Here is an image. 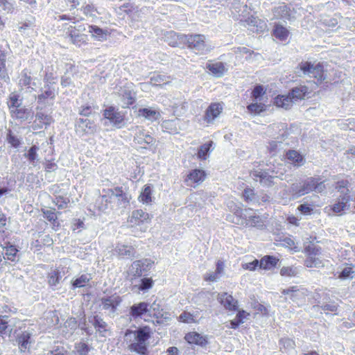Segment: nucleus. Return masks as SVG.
Returning a JSON list of instances; mask_svg holds the SVG:
<instances>
[{"label": "nucleus", "mask_w": 355, "mask_h": 355, "mask_svg": "<svg viewBox=\"0 0 355 355\" xmlns=\"http://www.w3.org/2000/svg\"><path fill=\"white\" fill-rule=\"evenodd\" d=\"M207 69L215 76H222L226 71L225 64L221 62L208 63Z\"/></svg>", "instance_id": "obj_36"}, {"label": "nucleus", "mask_w": 355, "mask_h": 355, "mask_svg": "<svg viewBox=\"0 0 355 355\" xmlns=\"http://www.w3.org/2000/svg\"><path fill=\"white\" fill-rule=\"evenodd\" d=\"M153 263V261L147 259L134 261L125 272V280L130 285L132 284L138 278L141 277L143 274L147 272Z\"/></svg>", "instance_id": "obj_5"}, {"label": "nucleus", "mask_w": 355, "mask_h": 355, "mask_svg": "<svg viewBox=\"0 0 355 355\" xmlns=\"http://www.w3.org/2000/svg\"><path fill=\"white\" fill-rule=\"evenodd\" d=\"M103 117L117 128H121L125 124V115L114 106H109L103 110Z\"/></svg>", "instance_id": "obj_10"}, {"label": "nucleus", "mask_w": 355, "mask_h": 355, "mask_svg": "<svg viewBox=\"0 0 355 355\" xmlns=\"http://www.w3.org/2000/svg\"><path fill=\"white\" fill-rule=\"evenodd\" d=\"M3 249L5 251L6 258L9 261H15L19 251L16 246L8 242L6 246L3 247Z\"/></svg>", "instance_id": "obj_42"}, {"label": "nucleus", "mask_w": 355, "mask_h": 355, "mask_svg": "<svg viewBox=\"0 0 355 355\" xmlns=\"http://www.w3.org/2000/svg\"><path fill=\"white\" fill-rule=\"evenodd\" d=\"M279 273L282 277H295L297 271L295 268L292 266H284L280 269Z\"/></svg>", "instance_id": "obj_57"}, {"label": "nucleus", "mask_w": 355, "mask_h": 355, "mask_svg": "<svg viewBox=\"0 0 355 355\" xmlns=\"http://www.w3.org/2000/svg\"><path fill=\"white\" fill-rule=\"evenodd\" d=\"M85 31L86 26L83 24L70 25L67 28V35L73 44L80 47L89 42V36Z\"/></svg>", "instance_id": "obj_6"}, {"label": "nucleus", "mask_w": 355, "mask_h": 355, "mask_svg": "<svg viewBox=\"0 0 355 355\" xmlns=\"http://www.w3.org/2000/svg\"><path fill=\"white\" fill-rule=\"evenodd\" d=\"M89 32L92 37L101 42L107 40V37L111 35V33L107 30H104L96 25H89Z\"/></svg>", "instance_id": "obj_30"}, {"label": "nucleus", "mask_w": 355, "mask_h": 355, "mask_svg": "<svg viewBox=\"0 0 355 355\" xmlns=\"http://www.w3.org/2000/svg\"><path fill=\"white\" fill-rule=\"evenodd\" d=\"M152 334V329L148 325L140 327L134 331L127 329L124 337L127 343H129L128 349L131 352H135L139 355H148V341Z\"/></svg>", "instance_id": "obj_1"}, {"label": "nucleus", "mask_w": 355, "mask_h": 355, "mask_svg": "<svg viewBox=\"0 0 355 355\" xmlns=\"http://www.w3.org/2000/svg\"><path fill=\"white\" fill-rule=\"evenodd\" d=\"M0 78L1 79L9 78L6 67V55L4 53H0Z\"/></svg>", "instance_id": "obj_50"}, {"label": "nucleus", "mask_w": 355, "mask_h": 355, "mask_svg": "<svg viewBox=\"0 0 355 355\" xmlns=\"http://www.w3.org/2000/svg\"><path fill=\"white\" fill-rule=\"evenodd\" d=\"M53 118L51 115L43 112H37L35 116V120L33 121L32 128L34 130H39L44 127L49 126L53 122Z\"/></svg>", "instance_id": "obj_16"}, {"label": "nucleus", "mask_w": 355, "mask_h": 355, "mask_svg": "<svg viewBox=\"0 0 355 355\" xmlns=\"http://www.w3.org/2000/svg\"><path fill=\"white\" fill-rule=\"evenodd\" d=\"M168 79L169 77L161 74H157L150 78V83L156 86H162L169 82Z\"/></svg>", "instance_id": "obj_52"}, {"label": "nucleus", "mask_w": 355, "mask_h": 355, "mask_svg": "<svg viewBox=\"0 0 355 355\" xmlns=\"http://www.w3.org/2000/svg\"><path fill=\"white\" fill-rule=\"evenodd\" d=\"M272 35L279 41L286 42L290 35V31L283 25L275 24L272 30Z\"/></svg>", "instance_id": "obj_29"}, {"label": "nucleus", "mask_w": 355, "mask_h": 355, "mask_svg": "<svg viewBox=\"0 0 355 355\" xmlns=\"http://www.w3.org/2000/svg\"><path fill=\"white\" fill-rule=\"evenodd\" d=\"M350 197L348 195L343 196L331 207V210L336 214H341L347 207V204L349 202Z\"/></svg>", "instance_id": "obj_40"}, {"label": "nucleus", "mask_w": 355, "mask_h": 355, "mask_svg": "<svg viewBox=\"0 0 355 355\" xmlns=\"http://www.w3.org/2000/svg\"><path fill=\"white\" fill-rule=\"evenodd\" d=\"M309 93V88L306 85L293 87L288 92L293 103L304 99Z\"/></svg>", "instance_id": "obj_24"}, {"label": "nucleus", "mask_w": 355, "mask_h": 355, "mask_svg": "<svg viewBox=\"0 0 355 355\" xmlns=\"http://www.w3.org/2000/svg\"><path fill=\"white\" fill-rule=\"evenodd\" d=\"M151 316L155 320V322L159 324H165L171 319V314L161 309L159 305L157 307H153Z\"/></svg>", "instance_id": "obj_28"}, {"label": "nucleus", "mask_w": 355, "mask_h": 355, "mask_svg": "<svg viewBox=\"0 0 355 355\" xmlns=\"http://www.w3.org/2000/svg\"><path fill=\"white\" fill-rule=\"evenodd\" d=\"M255 196H256V193H255L254 189L250 188V187H246L244 189L243 194H242V197H243V200L247 202L252 201L255 198Z\"/></svg>", "instance_id": "obj_55"}, {"label": "nucleus", "mask_w": 355, "mask_h": 355, "mask_svg": "<svg viewBox=\"0 0 355 355\" xmlns=\"http://www.w3.org/2000/svg\"><path fill=\"white\" fill-rule=\"evenodd\" d=\"M40 239L31 243V248L35 251H40L44 247H49L53 244V240L49 234L40 235Z\"/></svg>", "instance_id": "obj_25"}, {"label": "nucleus", "mask_w": 355, "mask_h": 355, "mask_svg": "<svg viewBox=\"0 0 355 355\" xmlns=\"http://www.w3.org/2000/svg\"><path fill=\"white\" fill-rule=\"evenodd\" d=\"M184 339L189 344H194L200 346H205L208 343L205 336L196 331H190L186 334Z\"/></svg>", "instance_id": "obj_26"}, {"label": "nucleus", "mask_w": 355, "mask_h": 355, "mask_svg": "<svg viewBox=\"0 0 355 355\" xmlns=\"http://www.w3.org/2000/svg\"><path fill=\"white\" fill-rule=\"evenodd\" d=\"M154 286V280L152 277H143L139 280V284L130 285L132 291L137 292H146L151 289Z\"/></svg>", "instance_id": "obj_27"}, {"label": "nucleus", "mask_w": 355, "mask_h": 355, "mask_svg": "<svg viewBox=\"0 0 355 355\" xmlns=\"http://www.w3.org/2000/svg\"><path fill=\"white\" fill-rule=\"evenodd\" d=\"M324 67V62H322L314 64L309 61H302L299 63L297 69L303 75L313 78L316 84L320 85L327 78Z\"/></svg>", "instance_id": "obj_4"}, {"label": "nucleus", "mask_w": 355, "mask_h": 355, "mask_svg": "<svg viewBox=\"0 0 355 355\" xmlns=\"http://www.w3.org/2000/svg\"><path fill=\"white\" fill-rule=\"evenodd\" d=\"M6 103L10 111L15 107L21 106L22 104V99L20 98V96L18 94L12 92L9 94Z\"/></svg>", "instance_id": "obj_41"}, {"label": "nucleus", "mask_w": 355, "mask_h": 355, "mask_svg": "<svg viewBox=\"0 0 355 355\" xmlns=\"http://www.w3.org/2000/svg\"><path fill=\"white\" fill-rule=\"evenodd\" d=\"M257 268H259V260L258 259L242 264V268L245 270L254 271Z\"/></svg>", "instance_id": "obj_63"}, {"label": "nucleus", "mask_w": 355, "mask_h": 355, "mask_svg": "<svg viewBox=\"0 0 355 355\" xmlns=\"http://www.w3.org/2000/svg\"><path fill=\"white\" fill-rule=\"evenodd\" d=\"M91 347L85 343L80 342L75 345L76 355H88Z\"/></svg>", "instance_id": "obj_47"}, {"label": "nucleus", "mask_w": 355, "mask_h": 355, "mask_svg": "<svg viewBox=\"0 0 355 355\" xmlns=\"http://www.w3.org/2000/svg\"><path fill=\"white\" fill-rule=\"evenodd\" d=\"M107 191L117 198L121 203L128 204L130 202V198L123 191L122 187H116L114 189H107Z\"/></svg>", "instance_id": "obj_34"}, {"label": "nucleus", "mask_w": 355, "mask_h": 355, "mask_svg": "<svg viewBox=\"0 0 355 355\" xmlns=\"http://www.w3.org/2000/svg\"><path fill=\"white\" fill-rule=\"evenodd\" d=\"M38 150V147L35 145L31 146L28 150V153L25 154V157L30 162H34L37 159V151Z\"/></svg>", "instance_id": "obj_61"}, {"label": "nucleus", "mask_w": 355, "mask_h": 355, "mask_svg": "<svg viewBox=\"0 0 355 355\" xmlns=\"http://www.w3.org/2000/svg\"><path fill=\"white\" fill-rule=\"evenodd\" d=\"M285 158L295 167L302 166L305 163L303 155L295 150H287L285 153Z\"/></svg>", "instance_id": "obj_23"}, {"label": "nucleus", "mask_w": 355, "mask_h": 355, "mask_svg": "<svg viewBox=\"0 0 355 355\" xmlns=\"http://www.w3.org/2000/svg\"><path fill=\"white\" fill-rule=\"evenodd\" d=\"M254 166L258 168L250 171V175L254 181L259 182L261 184L268 187L274 185V179L276 176L274 175L275 171L273 169L259 168L261 166V162H254Z\"/></svg>", "instance_id": "obj_7"}, {"label": "nucleus", "mask_w": 355, "mask_h": 355, "mask_svg": "<svg viewBox=\"0 0 355 355\" xmlns=\"http://www.w3.org/2000/svg\"><path fill=\"white\" fill-rule=\"evenodd\" d=\"M273 12L279 19H289L291 17V8L285 3H283L282 5L279 6L277 7H275L273 9Z\"/></svg>", "instance_id": "obj_35"}, {"label": "nucleus", "mask_w": 355, "mask_h": 355, "mask_svg": "<svg viewBox=\"0 0 355 355\" xmlns=\"http://www.w3.org/2000/svg\"><path fill=\"white\" fill-rule=\"evenodd\" d=\"M150 220L151 216L148 212H146L141 209L132 211L131 215L128 218V222L132 227H137L146 223H149Z\"/></svg>", "instance_id": "obj_12"}, {"label": "nucleus", "mask_w": 355, "mask_h": 355, "mask_svg": "<svg viewBox=\"0 0 355 355\" xmlns=\"http://www.w3.org/2000/svg\"><path fill=\"white\" fill-rule=\"evenodd\" d=\"M101 301L104 309L111 310L112 312H114L117 306L122 302V298L117 294H114L110 296L101 298Z\"/></svg>", "instance_id": "obj_20"}, {"label": "nucleus", "mask_w": 355, "mask_h": 355, "mask_svg": "<svg viewBox=\"0 0 355 355\" xmlns=\"http://www.w3.org/2000/svg\"><path fill=\"white\" fill-rule=\"evenodd\" d=\"M279 263V259L272 255H265L259 260V269L271 270L275 269Z\"/></svg>", "instance_id": "obj_21"}, {"label": "nucleus", "mask_w": 355, "mask_h": 355, "mask_svg": "<svg viewBox=\"0 0 355 355\" xmlns=\"http://www.w3.org/2000/svg\"><path fill=\"white\" fill-rule=\"evenodd\" d=\"M262 223V220L259 216L253 215L250 216L248 218H245V222H242L241 224L245 226L249 227H257L261 225Z\"/></svg>", "instance_id": "obj_45"}, {"label": "nucleus", "mask_w": 355, "mask_h": 355, "mask_svg": "<svg viewBox=\"0 0 355 355\" xmlns=\"http://www.w3.org/2000/svg\"><path fill=\"white\" fill-rule=\"evenodd\" d=\"M139 202L150 205L153 202V187L149 184H145L138 196Z\"/></svg>", "instance_id": "obj_31"}, {"label": "nucleus", "mask_w": 355, "mask_h": 355, "mask_svg": "<svg viewBox=\"0 0 355 355\" xmlns=\"http://www.w3.org/2000/svg\"><path fill=\"white\" fill-rule=\"evenodd\" d=\"M96 130V125L92 120L87 119H80L76 126V131L81 135L94 133Z\"/></svg>", "instance_id": "obj_19"}, {"label": "nucleus", "mask_w": 355, "mask_h": 355, "mask_svg": "<svg viewBox=\"0 0 355 355\" xmlns=\"http://www.w3.org/2000/svg\"><path fill=\"white\" fill-rule=\"evenodd\" d=\"M118 255L124 257H133L135 254V249L132 246L122 245L117 250Z\"/></svg>", "instance_id": "obj_53"}, {"label": "nucleus", "mask_w": 355, "mask_h": 355, "mask_svg": "<svg viewBox=\"0 0 355 355\" xmlns=\"http://www.w3.org/2000/svg\"><path fill=\"white\" fill-rule=\"evenodd\" d=\"M223 106L222 103H211L205 111L203 121L209 125L213 123L223 112Z\"/></svg>", "instance_id": "obj_11"}, {"label": "nucleus", "mask_w": 355, "mask_h": 355, "mask_svg": "<svg viewBox=\"0 0 355 355\" xmlns=\"http://www.w3.org/2000/svg\"><path fill=\"white\" fill-rule=\"evenodd\" d=\"M248 112L254 114H259L266 110V105L261 103H253L247 106Z\"/></svg>", "instance_id": "obj_46"}, {"label": "nucleus", "mask_w": 355, "mask_h": 355, "mask_svg": "<svg viewBox=\"0 0 355 355\" xmlns=\"http://www.w3.org/2000/svg\"><path fill=\"white\" fill-rule=\"evenodd\" d=\"M95 329L98 331H105L106 330V323L98 316L94 317V323Z\"/></svg>", "instance_id": "obj_60"}, {"label": "nucleus", "mask_w": 355, "mask_h": 355, "mask_svg": "<svg viewBox=\"0 0 355 355\" xmlns=\"http://www.w3.org/2000/svg\"><path fill=\"white\" fill-rule=\"evenodd\" d=\"M7 141L14 148L19 147L21 144L20 140L12 134L11 130H9L7 134Z\"/></svg>", "instance_id": "obj_62"}, {"label": "nucleus", "mask_w": 355, "mask_h": 355, "mask_svg": "<svg viewBox=\"0 0 355 355\" xmlns=\"http://www.w3.org/2000/svg\"><path fill=\"white\" fill-rule=\"evenodd\" d=\"M179 38L187 49L193 51L196 54L202 55L209 50L207 37L203 34H182L179 36Z\"/></svg>", "instance_id": "obj_2"}, {"label": "nucleus", "mask_w": 355, "mask_h": 355, "mask_svg": "<svg viewBox=\"0 0 355 355\" xmlns=\"http://www.w3.org/2000/svg\"><path fill=\"white\" fill-rule=\"evenodd\" d=\"M218 300L226 310L230 311H238V301L232 295L227 293L218 294Z\"/></svg>", "instance_id": "obj_14"}, {"label": "nucleus", "mask_w": 355, "mask_h": 355, "mask_svg": "<svg viewBox=\"0 0 355 355\" xmlns=\"http://www.w3.org/2000/svg\"><path fill=\"white\" fill-rule=\"evenodd\" d=\"M324 189L325 185L323 181H321L320 178L311 177L300 182V185L293 184L291 193L294 197H300L311 191L321 193Z\"/></svg>", "instance_id": "obj_3"}, {"label": "nucleus", "mask_w": 355, "mask_h": 355, "mask_svg": "<svg viewBox=\"0 0 355 355\" xmlns=\"http://www.w3.org/2000/svg\"><path fill=\"white\" fill-rule=\"evenodd\" d=\"M32 83L31 73L28 69H25L21 71V77L19 80V85L21 87H30Z\"/></svg>", "instance_id": "obj_43"}, {"label": "nucleus", "mask_w": 355, "mask_h": 355, "mask_svg": "<svg viewBox=\"0 0 355 355\" xmlns=\"http://www.w3.org/2000/svg\"><path fill=\"white\" fill-rule=\"evenodd\" d=\"M207 178V172L201 168L190 170L184 178L186 186L191 188H196L202 184Z\"/></svg>", "instance_id": "obj_9"}, {"label": "nucleus", "mask_w": 355, "mask_h": 355, "mask_svg": "<svg viewBox=\"0 0 355 355\" xmlns=\"http://www.w3.org/2000/svg\"><path fill=\"white\" fill-rule=\"evenodd\" d=\"M304 252L307 256L304 261V266L307 268L317 267L322 263V261L315 256H319L322 253V248L315 245L313 243L309 242L304 248Z\"/></svg>", "instance_id": "obj_8"}, {"label": "nucleus", "mask_w": 355, "mask_h": 355, "mask_svg": "<svg viewBox=\"0 0 355 355\" xmlns=\"http://www.w3.org/2000/svg\"><path fill=\"white\" fill-rule=\"evenodd\" d=\"M80 10L86 17H95L96 14L98 13L97 8L92 3L83 5Z\"/></svg>", "instance_id": "obj_48"}, {"label": "nucleus", "mask_w": 355, "mask_h": 355, "mask_svg": "<svg viewBox=\"0 0 355 355\" xmlns=\"http://www.w3.org/2000/svg\"><path fill=\"white\" fill-rule=\"evenodd\" d=\"M31 334L28 331H24L16 337V341L21 352L25 353L29 350L31 344Z\"/></svg>", "instance_id": "obj_18"}, {"label": "nucleus", "mask_w": 355, "mask_h": 355, "mask_svg": "<svg viewBox=\"0 0 355 355\" xmlns=\"http://www.w3.org/2000/svg\"><path fill=\"white\" fill-rule=\"evenodd\" d=\"M55 98V91L53 88L48 87V89L42 94H39L37 97V101L40 103H43L46 99H54Z\"/></svg>", "instance_id": "obj_44"}, {"label": "nucleus", "mask_w": 355, "mask_h": 355, "mask_svg": "<svg viewBox=\"0 0 355 355\" xmlns=\"http://www.w3.org/2000/svg\"><path fill=\"white\" fill-rule=\"evenodd\" d=\"M63 275H64L63 267L52 268L46 275L49 286L50 287L56 286L61 282Z\"/></svg>", "instance_id": "obj_15"}, {"label": "nucleus", "mask_w": 355, "mask_h": 355, "mask_svg": "<svg viewBox=\"0 0 355 355\" xmlns=\"http://www.w3.org/2000/svg\"><path fill=\"white\" fill-rule=\"evenodd\" d=\"M321 309L327 314L329 313L336 314L338 309V304L334 302L325 304L321 306Z\"/></svg>", "instance_id": "obj_56"}, {"label": "nucleus", "mask_w": 355, "mask_h": 355, "mask_svg": "<svg viewBox=\"0 0 355 355\" xmlns=\"http://www.w3.org/2000/svg\"><path fill=\"white\" fill-rule=\"evenodd\" d=\"M245 22L249 26L253 27L257 32H261L266 27V23L263 20L252 15L248 17L245 19Z\"/></svg>", "instance_id": "obj_38"}, {"label": "nucleus", "mask_w": 355, "mask_h": 355, "mask_svg": "<svg viewBox=\"0 0 355 355\" xmlns=\"http://www.w3.org/2000/svg\"><path fill=\"white\" fill-rule=\"evenodd\" d=\"M138 116L144 117V119L151 121H154L158 120L160 118L161 114L159 111L148 107H144L139 109Z\"/></svg>", "instance_id": "obj_33"}, {"label": "nucleus", "mask_w": 355, "mask_h": 355, "mask_svg": "<svg viewBox=\"0 0 355 355\" xmlns=\"http://www.w3.org/2000/svg\"><path fill=\"white\" fill-rule=\"evenodd\" d=\"M249 211H252V209L248 208V209H242L239 207H236L234 209L233 213L235 216H236L239 220H241L242 222H245V218H247V216L244 214V212H247Z\"/></svg>", "instance_id": "obj_58"}, {"label": "nucleus", "mask_w": 355, "mask_h": 355, "mask_svg": "<svg viewBox=\"0 0 355 355\" xmlns=\"http://www.w3.org/2000/svg\"><path fill=\"white\" fill-rule=\"evenodd\" d=\"M134 143L140 148L147 149L155 142V139L144 128L139 129L134 136Z\"/></svg>", "instance_id": "obj_13"}, {"label": "nucleus", "mask_w": 355, "mask_h": 355, "mask_svg": "<svg viewBox=\"0 0 355 355\" xmlns=\"http://www.w3.org/2000/svg\"><path fill=\"white\" fill-rule=\"evenodd\" d=\"M149 311V304L146 302H141L134 304L130 306L129 314L134 318H141Z\"/></svg>", "instance_id": "obj_17"}, {"label": "nucleus", "mask_w": 355, "mask_h": 355, "mask_svg": "<svg viewBox=\"0 0 355 355\" xmlns=\"http://www.w3.org/2000/svg\"><path fill=\"white\" fill-rule=\"evenodd\" d=\"M178 320L184 323H196L198 321L193 314L187 311H183L179 316Z\"/></svg>", "instance_id": "obj_54"}, {"label": "nucleus", "mask_w": 355, "mask_h": 355, "mask_svg": "<svg viewBox=\"0 0 355 355\" xmlns=\"http://www.w3.org/2000/svg\"><path fill=\"white\" fill-rule=\"evenodd\" d=\"M272 103L277 107L283 108L286 110H290L294 104L288 93L277 95L274 97Z\"/></svg>", "instance_id": "obj_22"}, {"label": "nucleus", "mask_w": 355, "mask_h": 355, "mask_svg": "<svg viewBox=\"0 0 355 355\" xmlns=\"http://www.w3.org/2000/svg\"><path fill=\"white\" fill-rule=\"evenodd\" d=\"M44 217L51 224L52 228L57 230L60 226V222L58 221V216L55 211V209H41Z\"/></svg>", "instance_id": "obj_32"}, {"label": "nucleus", "mask_w": 355, "mask_h": 355, "mask_svg": "<svg viewBox=\"0 0 355 355\" xmlns=\"http://www.w3.org/2000/svg\"><path fill=\"white\" fill-rule=\"evenodd\" d=\"M266 93L263 87L261 85H256L252 91L251 95L254 99H259Z\"/></svg>", "instance_id": "obj_59"}, {"label": "nucleus", "mask_w": 355, "mask_h": 355, "mask_svg": "<svg viewBox=\"0 0 355 355\" xmlns=\"http://www.w3.org/2000/svg\"><path fill=\"white\" fill-rule=\"evenodd\" d=\"M122 97L124 99H126L127 101L125 103L127 107L132 105L135 103V98L132 96V92L130 90L124 91L122 94Z\"/></svg>", "instance_id": "obj_64"}, {"label": "nucleus", "mask_w": 355, "mask_h": 355, "mask_svg": "<svg viewBox=\"0 0 355 355\" xmlns=\"http://www.w3.org/2000/svg\"><path fill=\"white\" fill-rule=\"evenodd\" d=\"M90 279L87 275H82L72 282V286L74 288L84 287L89 282Z\"/></svg>", "instance_id": "obj_51"}, {"label": "nucleus", "mask_w": 355, "mask_h": 355, "mask_svg": "<svg viewBox=\"0 0 355 355\" xmlns=\"http://www.w3.org/2000/svg\"><path fill=\"white\" fill-rule=\"evenodd\" d=\"M214 142L209 141L201 145L197 152V157L200 160H206L209 157V154L211 150Z\"/></svg>", "instance_id": "obj_39"}, {"label": "nucleus", "mask_w": 355, "mask_h": 355, "mask_svg": "<svg viewBox=\"0 0 355 355\" xmlns=\"http://www.w3.org/2000/svg\"><path fill=\"white\" fill-rule=\"evenodd\" d=\"M9 112L12 119L19 120H26L29 114L28 109L21 105L10 110Z\"/></svg>", "instance_id": "obj_37"}, {"label": "nucleus", "mask_w": 355, "mask_h": 355, "mask_svg": "<svg viewBox=\"0 0 355 355\" xmlns=\"http://www.w3.org/2000/svg\"><path fill=\"white\" fill-rule=\"evenodd\" d=\"M53 202L57 206L59 209H65L68 207L70 202V199L68 197L63 196H55Z\"/></svg>", "instance_id": "obj_49"}]
</instances>
